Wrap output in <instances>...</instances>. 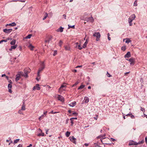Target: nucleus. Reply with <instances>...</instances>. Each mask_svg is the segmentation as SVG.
<instances>
[{
    "label": "nucleus",
    "mask_w": 147,
    "mask_h": 147,
    "mask_svg": "<svg viewBox=\"0 0 147 147\" xmlns=\"http://www.w3.org/2000/svg\"><path fill=\"white\" fill-rule=\"evenodd\" d=\"M8 88H11L12 87V85L11 84H9L8 86Z\"/></svg>",
    "instance_id": "obj_43"
},
{
    "label": "nucleus",
    "mask_w": 147,
    "mask_h": 147,
    "mask_svg": "<svg viewBox=\"0 0 147 147\" xmlns=\"http://www.w3.org/2000/svg\"><path fill=\"white\" fill-rule=\"evenodd\" d=\"M32 146V144H30L29 146H27V147H30Z\"/></svg>",
    "instance_id": "obj_64"
},
{
    "label": "nucleus",
    "mask_w": 147,
    "mask_h": 147,
    "mask_svg": "<svg viewBox=\"0 0 147 147\" xmlns=\"http://www.w3.org/2000/svg\"><path fill=\"white\" fill-rule=\"evenodd\" d=\"M16 40L15 39H13L11 42L10 44L11 45H14L15 44Z\"/></svg>",
    "instance_id": "obj_22"
},
{
    "label": "nucleus",
    "mask_w": 147,
    "mask_h": 147,
    "mask_svg": "<svg viewBox=\"0 0 147 147\" xmlns=\"http://www.w3.org/2000/svg\"><path fill=\"white\" fill-rule=\"evenodd\" d=\"M69 139L73 143H74L75 144H76V138H75L74 136H70L69 137Z\"/></svg>",
    "instance_id": "obj_8"
},
{
    "label": "nucleus",
    "mask_w": 147,
    "mask_h": 147,
    "mask_svg": "<svg viewBox=\"0 0 147 147\" xmlns=\"http://www.w3.org/2000/svg\"><path fill=\"white\" fill-rule=\"evenodd\" d=\"M56 98H58V100L62 102H63L64 101V98L61 95H56Z\"/></svg>",
    "instance_id": "obj_5"
},
{
    "label": "nucleus",
    "mask_w": 147,
    "mask_h": 147,
    "mask_svg": "<svg viewBox=\"0 0 147 147\" xmlns=\"http://www.w3.org/2000/svg\"><path fill=\"white\" fill-rule=\"evenodd\" d=\"M29 69L27 68L25 69H24V73L25 74V76H26V78H27L28 77V74L30 73L29 71H28Z\"/></svg>",
    "instance_id": "obj_10"
},
{
    "label": "nucleus",
    "mask_w": 147,
    "mask_h": 147,
    "mask_svg": "<svg viewBox=\"0 0 147 147\" xmlns=\"http://www.w3.org/2000/svg\"><path fill=\"white\" fill-rule=\"evenodd\" d=\"M64 47L66 51H69L70 49V46L69 45H65Z\"/></svg>",
    "instance_id": "obj_14"
},
{
    "label": "nucleus",
    "mask_w": 147,
    "mask_h": 147,
    "mask_svg": "<svg viewBox=\"0 0 147 147\" xmlns=\"http://www.w3.org/2000/svg\"><path fill=\"white\" fill-rule=\"evenodd\" d=\"M8 82L10 83V84H12V82L10 80H8Z\"/></svg>",
    "instance_id": "obj_52"
},
{
    "label": "nucleus",
    "mask_w": 147,
    "mask_h": 147,
    "mask_svg": "<svg viewBox=\"0 0 147 147\" xmlns=\"http://www.w3.org/2000/svg\"><path fill=\"white\" fill-rule=\"evenodd\" d=\"M70 120L71 121V125L73 126V124L74 123L73 122V118H71L70 119Z\"/></svg>",
    "instance_id": "obj_27"
},
{
    "label": "nucleus",
    "mask_w": 147,
    "mask_h": 147,
    "mask_svg": "<svg viewBox=\"0 0 147 147\" xmlns=\"http://www.w3.org/2000/svg\"><path fill=\"white\" fill-rule=\"evenodd\" d=\"M136 18V16L134 14H133L131 15L130 18L132 19L133 20H134Z\"/></svg>",
    "instance_id": "obj_23"
},
{
    "label": "nucleus",
    "mask_w": 147,
    "mask_h": 147,
    "mask_svg": "<svg viewBox=\"0 0 147 147\" xmlns=\"http://www.w3.org/2000/svg\"><path fill=\"white\" fill-rule=\"evenodd\" d=\"M85 21H86L87 22H93L94 21V20L92 17L86 18Z\"/></svg>",
    "instance_id": "obj_6"
},
{
    "label": "nucleus",
    "mask_w": 147,
    "mask_h": 147,
    "mask_svg": "<svg viewBox=\"0 0 147 147\" xmlns=\"http://www.w3.org/2000/svg\"><path fill=\"white\" fill-rule=\"evenodd\" d=\"M76 104V102L75 101H74L73 102H71L69 104L70 106L71 107H74Z\"/></svg>",
    "instance_id": "obj_17"
},
{
    "label": "nucleus",
    "mask_w": 147,
    "mask_h": 147,
    "mask_svg": "<svg viewBox=\"0 0 147 147\" xmlns=\"http://www.w3.org/2000/svg\"><path fill=\"white\" fill-rule=\"evenodd\" d=\"M68 112L69 113H71L72 112V111H71V110H68Z\"/></svg>",
    "instance_id": "obj_60"
},
{
    "label": "nucleus",
    "mask_w": 147,
    "mask_h": 147,
    "mask_svg": "<svg viewBox=\"0 0 147 147\" xmlns=\"http://www.w3.org/2000/svg\"><path fill=\"white\" fill-rule=\"evenodd\" d=\"M9 26H14L16 25V24L14 22L9 24Z\"/></svg>",
    "instance_id": "obj_24"
},
{
    "label": "nucleus",
    "mask_w": 147,
    "mask_h": 147,
    "mask_svg": "<svg viewBox=\"0 0 147 147\" xmlns=\"http://www.w3.org/2000/svg\"><path fill=\"white\" fill-rule=\"evenodd\" d=\"M76 47H77L80 50H81L82 49V47H81L80 45H78V46H76Z\"/></svg>",
    "instance_id": "obj_35"
},
{
    "label": "nucleus",
    "mask_w": 147,
    "mask_h": 147,
    "mask_svg": "<svg viewBox=\"0 0 147 147\" xmlns=\"http://www.w3.org/2000/svg\"><path fill=\"white\" fill-rule=\"evenodd\" d=\"M19 73H20V76H24V77H25V78H26V76H25V75H24V73H23V72H19Z\"/></svg>",
    "instance_id": "obj_31"
},
{
    "label": "nucleus",
    "mask_w": 147,
    "mask_h": 147,
    "mask_svg": "<svg viewBox=\"0 0 147 147\" xmlns=\"http://www.w3.org/2000/svg\"><path fill=\"white\" fill-rule=\"evenodd\" d=\"M48 16V13H45L44 15V18L43 19V20H45Z\"/></svg>",
    "instance_id": "obj_25"
},
{
    "label": "nucleus",
    "mask_w": 147,
    "mask_h": 147,
    "mask_svg": "<svg viewBox=\"0 0 147 147\" xmlns=\"http://www.w3.org/2000/svg\"><path fill=\"white\" fill-rule=\"evenodd\" d=\"M38 130H39L40 132L41 133L42 136H45V134L44 133H42V130L40 129H38Z\"/></svg>",
    "instance_id": "obj_33"
},
{
    "label": "nucleus",
    "mask_w": 147,
    "mask_h": 147,
    "mask_svg": "<svg viewBox=\"0 0 147 147\" xmlns=\"http://www.w3.org/2000/svg\"><path fill=\"white\" fill-rule=\"evenodd\" d=\"M41 133H40L39 134H37V136H42V135H41Z\"/></svg>",
    "instance_id": "obj_56"
},
{
    "label": "nucleus",
    "mask_w": 147,
    "mask_h": 147,
    "mask_svg": "<svg viewBox=\"0 0 147 147\" xmlns=\"http://www.w3.org/2000/svg\"><path fill=\"white\" fill-rule=\"evenodd\" d=\"M12 30L11 29H3V32L6 33H9L11 32Z\"/></svg>",
    "instance_id": "obj_11"
},
{
    "label": "nucleus",
    "mask_w": 147,
    "mask_h": 147,
    "mask_svg": "<svg viewBox=\"0 0 147 147\" xmlns=\"http://www.w3.org/2000/svg\"><path fill=\"white\" fill-rule=\"evenodd\" d=\"M77 71L76 69H74L73 70V72H76Z\"/></svg>",
    "instance_id": "obj_62"
},
{
    "label": "nucleus",
    "mask_w": 147,
    "mask_h": 147,
    "mask_svg": "<svg viewBox=\"0 0 147 147\" xmlns=\"http://www.w3.org/2000/svg\"><path fill=\"white\" fill-rule=\"evenodd\" d=\"M17 47V45H15L14 46H12L11 47L10 49H9V51H11L12 49H15Z\"/></svg>",
    "instance_id": "obj_18"
},
{
    "label": "nucleus",
    "mask_w": 147,
    "mask_h": 147,
    "mask_svg": "<svg viewBox=\"0 0 147 147\" xmlns=\"http://www.w3.org/2000/svg\"><path fill=\"white\" fill-rule=\"evenodd\" d=\"M39 85L38 84H36V86H34L33 88V90H39L40 88L39 86Z\"/></svg>",
    "instance_id": "obj_9"
},
{
    "label": "nucleus",
    "mask_w": 147,
    "mask_h": 147,
    "mask_svg": "<svg viewBox=\"0 0 147 147\" xmlns=\"http://www.w3.org/2000/svg\"><path fill=\"white\" fill-rule=\"evenodd\" d=\"M126 49L125 47H122L121 48V50L123 51H125L126 50Z\"/></svg>",
    "instance_id": "obj_36"
},
{
    "label": "nucleus",
    "mask_w": 147,
    "mask_h": 147,
    "mask_svg": "<svg viewBox=\"0 0 147 147\" xmlns=\"http://www.w3.org/2000/svg\"><path fill=\"white\" fill-rule=\"evenodd\" d=\"M129 25L130 26H131L132 25V22H129Z\"/></svg>",
    "instance_id": "obj_63"
},
{
    "label": "nucleus",
    "mask_w": 147,
    "mask_h": 147,
    "mask_svg": "<svg viewBox=\"0 0 147 147\" xmlns=\"http://www.w3.org/2000/svg\"><path fill=\"white\" fill-rule=\"evenodd\" d=\"M63 42L61 40H60L59 41V45L60 47H61L62 45L63 44Z\"/></svg>",
    "instance_id": "obj_26"
},
{
    "label": "nucleus",
    "mask_w": 147,
    "mask_h": 147,
    "mask_svg": "<svg viewBox=\"0 0 147 147\" xmlns=\"http://www.w3.org/2000/svg\"><path fill=\"white\" fill-rule=\"evenodd\" d=\"M84 145L86 146H88V144L85 143L84 144Z\"/></svg>",
    "instance_id": "obj_59"
},
{
    "label": "nucleus",
    "mask_w": 147,
    "mask_h": 147,
    "mask_svg": "<svg viewBox=\"0 0 147 147\" xmlns=\"http://www.w3.org/2000/svg\"><path fill=\"white\" fill-rule=\"evenodd\" d=\"M87 44L86 43V42H85V43L83 45V47L84 48L86 47Z\"/></svg>",
    "instance_id": "obj_45"
},
{
    "label": "nucleus",
    "mask_w": 147,
    "mask_h": 147,
    "mask_svg": "<svg viewBox=\"0 0 147 147\" xmlns=\"http://www.w3.org/2000/svg\"><path fill=\"white\" fill-rule=\"evenodd\" d=\"M133 20L131 19V18H129L128 19V22H132Z\"/></svg>",
    "instance_id": "obj_41"
},
{
    "label": "nucleus",
    "mask_w": 147,
    "mask_h": 147,
    "mask_svg": "<svg viewBox=\"0 0 147 147\" xmlns=\"http://www.w3.org/2000/svg\"><path fill=\"white\" fill-rule=\"evenodd\" d=\"M32 34H30L25 37L26 39L30 38L32 36Z\"/></svg>",
    "instance_id": "obj_28"
},
{
    "label": "nucleus",
    "mask_w": 147,
    "mask_h": 147,
    "mask_svg": "<svg viewBox=\"0 0 147 147\" xmlns=\"http://www.w3.org/2000/svg\"><path fill=\"white\" fill-rule=\"evenodd\" d=\"M144 142L143 141H142L140 142H136L133 140H130L129 143V146H131L134 145H137L141 143H142Z\"/></svg>",
    "instance_id": "obj_1"
},
{
    "label": "nucleus",
    "mask_w": 147,
    "mask_h": 147,
    "mask_svg": "<svg viewBox=\"0 0 147 147\" xmlns=\"http://www.w3.org/2000/svg\"><path fill=\"white\" fill-rule=\"evenodd\" d=\"M45 65L44 64V62H43L41 64V67H40L38 71V72L37 73V75L38 76H39V74L40 72L41 71L45 68Z\"/></svg>",
    "instance_id": "obj_2"
},
{
    "label": "nucleus",
    "mask_w": 147,
    "mask_h": 147,
    "mask_svg": "<svg viewBox=\"0 0 147 147\" xmlns=\"http://www.w3.org/2000/svg\"><path fill=\"white\" fill-rule=\"evenodd\" d=\"M9 92L11 93L12 91L11 88H9Z\"/></svg>",
    "instance_id": "obj_54"
},
{
    "label": "nucleus",
    "mask_w": 147,
    "mask_h": 147,
    "mask_svg": "<svg viewBox=\"0 0 147 147\" xmlns=\"http://www.w3.org/2000/svg\"><path fill=\"white\" fill-rule=\"evenodd\" d=\"M22 49V47L20 46L19 47V50L21 51Z\"/></svg>",
    "instance_id": "obj_58"
},
{
    "label": "nucleus",
    "mask_w": 147,
    "mask_h": 147,
    "mask_svg": "<svg viewBox=\"0 0 147 147\" xmlns=\"http://www.w3.org/2000/svg\"><path fill=\"white\" fill-rule=\"evenodd\" d=\"M66 86L65 85H62L60 88L59 89V90H60L61 88H63V87H65Z\"/></svg>",
    "instance_id": "obj_40"
},
{
    "label": "nucleus",
    "mask_w": 147,
    "mask_h": 147,
    "mask_svg": "<svg viewBox=\"0 0 147 147\" xmlns=\"http://www.w3.org/2000/svg\"><path fill=\"white\" fill-rule=\"evenodd\" d=\"M22 145L21 144H19V145H18L17 147H22Z\"/></svg>",
    "instance_id": "obj_53"
},
{
    "label": "nucleus",
    "mask_w": 147,
    "mask_h": 147,
    "mask_svg": "<svg viewBox=\"0 0 147 147\" xmlns=\"http://www.w3.org/2000/svg\"><path fill=\"white\" fill-rule=\"evenodd\" d=\"M93 36L96 37V40L97 41H98L100 37V34L99 32H94L93 34Z\"/></svg>",
    "instance_id": "obj_3"
},
{
    "label": "nucleus",
    "mask_w": 147,
    "mask_h": 147,
    "mask_svg": "<svg viewBox=\"0 0 147 147\" xmlns=\"http://www.w3.org/2000/svg\"><path fill=\"white\" fill-rule=\"evenodd\" d=\"M21 110H20L18 112L20 114H23L22 113L21 111Z\"/></svg>",
    "instance_id": "obj_49"
},
{
    "label": "nucleus",
    "mask_w": 147,
    "mask_h": 147,
    "mask_svg": "<svg viewBox=\"0 0 147 147\" xmlns=\"http://www.w3.org/2000/svg\"><path fill=\"white\" fill-rule=\"evenodd\" d=\"M24 102H23V105H22V107L21 108V110H22L24 111L25 110V106L24 105Z\"/></svg>",
    "instance_id": "obj_20"
},
{
    "label": "nucleus",
    "mask_w": 147,
    "mask_h": 147,
    "mask_svg": "<svg viewBox=\"0 0 147 147\" xmlns=\"http://www.w3.org/2000/svg\"><path fill=\"white\" fill-rule=\"evenodd\" d=\"M63 17L65 19H66V15L65 14H64L63 15Z\"/></svg>",
    "instance_id": "obj_57"
},
{
    "label": "nucleus",
    "mask_w": 147,
    "mask_h": 147,
    "mask_svg": "<svg viewBox=\"0 0 147 147\" xmlns=\"http://www.w3.org/2000/svg\"><path fill=\"white\" fill-rule=\"evenodd\" d=\"M7 42V40L5 39V40H2L0 41V44L1 43V42Z\"/></svg>",
    "instance_id": "obj_42"
},
{
    "label": "nucleus",
    "mask_w": 147,
    "mask_h": 147,
    "mask_svg": "<svg viewBox=\"0 0 147 147\" xmlns=\"http://www.w3.org/2000/svg\"><path fill=\"white\" fill-rule=\"evenodd\" d=\"M16 77L15 80L17 82L20 79L21 77L20 75V74H17L16 75Z\"/></svg>",
    "instance_id": "obj_12"
},
{
    "label": "nucleus",
    "mask_w": 147,
    "mask_h": 147,
    "mask_svg": "<svg viewBox=\"0 0 147 147\" xmlns=\"http://www.w3.org/2000/svg\"><path fill=\"white\" fill-rule=\"evenodd\" d=\"M58 113V112H53V111H52L50 112V113H49L55 114Z\"/></svg>",
    "instance_id": "obj_46"
},
{
    "label": "nucleus",
    "mask_w": 147,
    "mask_h": 147,
    "mask_svg": "<svg viewBox=\"0 0 147 147\" xmlns=\"http://www.w3.org/2000/svg\"><path fill=\"white\" fill-rule=\"evenodd\" d=\"M63 28H62L61 26L57 30V32H63Z\"/></svg>",
    "instance_id": "obj_16"
},
{
    "label": "nucleus",
    "mask_w": 147,
    "mask_h": 147,
    "mask_svg": "<svg viewBox=\"0 0 147 147\" xmlns=\"http://www.w3.org/2000/svg\"><path fill=\"white\" fill-rule=\"evenodd\" d=\"M107 77H111L112 76L111 75L109 74L108 72H107Z\"/></svg>",
    "instance_id": "obj_44"
},
{
    "label": "nucleus",
    "mask_w": 147,
    "mask_h": 147,
    "mask_svg": "<svg viewBox=\"0 0 147 147\" xmlns=\"http://www.w3.org/2000/svg\"><path fill=\"white\" fill-rule=\"evenodd\" d=\"M84 100H85V103H87L89 102V98L88 97H85L84 98Z\"/></svg>",
    "instance_id": "obj_21"
},
{
    "label": "nucleus",
    "mask_w": 147,
    "mask_h": 147,
    "mask_svg": "<svg viewBox=\"0 0 147 147\" xmlns=\"http://www.w3.org/2000/svg\"><path fill=\"white\" fill-rule=\"evenodd\" d=\"M49 131V129H46V134H48V131Z\"/></svg>",
    "instance_id": "obj_61"
},
{
    "label": "nucleus",
    "mask_w": 147,
    "mask_h": 147,
    "mask_svg": "<svg viewBox=\"0 0 147 147\" xmlns=\"http://www.w3.org/2000/svg\"><path fill=\"white\" fill-rule=\"evenodd\" d=\"M57 53V51H55L54 52V54H53V56H55Z\"/></svg>",
    "instance_id": "obj_47"
},
{
    "label": "nucleus",
    "mask_w": 147,
    "mask_h": 147,
    "mask_svg": "<svg viewBox=\"0 0 147 147\" xmlns=\"http://www.w3.org/2000/svg\"><path fill=\"white\" fill-rule=\"evenodd\" d=\"M28 47L31 50H33L34 47L32 46L31 44H30L28 46Z\"/></svg>",
    "instance_id": "obj_19"
},
{
    "label": "nucleus",
    "mask_w": 147,
    "mask_h": 147,
    "mask_svg": "<svg viewBox=\"0 0 147 147\" xmlns=\"http://www.w3.org/2000/svg\"><path fill=\"white\" fill-rule=\"evenodd\" d=\"M129 61L130 62V64L131 65H134L135 62V59L133 58H130L129 60Z\"/></svg>",
    "instance_id": "obj_7"
},
{
    "label": "nucleus",
    "mask_w": 147,
    "mask_h": 147,
    "mask_svg": "<svg viewBox=\"0 0 147 147\" xmlns=\"http://www.w3.org/2000/svg\"><path fill=\"white\" fill-rule=\"evenodd\" d=\"M12 39V38H7V39H6V40H7H7H11Z\"/></svg>",
    "instance_id": "obj_55"
},
{
    "label": "nucleus",
    "mask_w": 147,
    "mask_h": 147,
    "mask_svg": "<svg viewBox=\"0 0 147 147\" xmlns=\"http://www.w3.org/2000/svg\"><path fill=\"white\" fill-rule=\"evenodd\" d=\"M70 134V132L69 131H67L66 134L65 135L67 137H68Z\"/></svg>",
    "instance_id": "obj_30"
},
{
    "label": "nucleus",
    "mask_w": 147,
    "mask_h": 147,
    "mask_svg": "<svg viewBox=\"0 0 147 147\" xmlns=\"http://www.w3.org/2000/svg\"><path fill=\"white\" fill-rule=\"evenodd\" d=\"M79 82H78V81H77L74 84H73V85H72V87H73L74 86H76L79 83Z\"/></svg>",
    "instance_id": "obj_37"
},
{
    "label": "nucleus",
    "mask_w": 147,
    "mask_h": 147,
    "mask_svg": "<svg viewBox=\"0 0 147 147\" xmlns=\"http://www.w3.org/2000/svg\"><path fill=\"white\" fill-rule=\"evenodd\" d=\"M126 116L130 117L131 119H134L135 118L134 116L131 113L128 114Z\"/></svg>",
    "instance_id": "obj_15"
},
{
    "label": "nucleus",
    "mask_w": 147,
    "mask_h": 147,
    "mask_svg": "<svg viewBox=\"0 0 147 147\" xmlns=\"http://www.w3.org/2000/svg\"><path fill=\"white\" fill-rule=\"evenodd\" d=\"M141 108V109H140V110L144 112V113L145 111V109L144 108H142L141 107H140Z\"/></svg>",
    "instance_id": "obj_39"
},
{
    "label": "nucleus",
    "mask_w": 147,
    "mask_h": 147,
    "mask_svg": "<svg viewBox=\"0 0 147 147\" xmlns=\"http://www.w3.org/2000/svg\"><path fill=\"white\" fill-rule=\"evenodd\" d=\"M137 0H136L134 3V6H137Z\"/></svg>",
    "instance_id": "obj_38"
},
{
    "label": "nucleus",
    "mask_w": 147,
    "mask_h": 147,
    "mask_svg": "<svg viewBox=\"0 0 147 147\" xmlns=\"http://www.w3.org/2000/svg\"><path fill=\"white\" fill-rule=\"evenodd\" d=\"M85 86L84 85H81L78 88V89L83 88Z\"/></svg>",
    "instance_id": "obj_32"
},
{
    "label": "nucleus",
    "mask_w": 147,
    "mask_h": 147,
    "mask_svg": "<svg viewBox=\"0 0 147 147\" xmlns=\"http://www.w3.org/2000/svg\"><path fill=\"white\" fill-rule=\"evenodd\" d=\"M68 28H75V25H73L72 26H70L69 25H68Z\"/></svg>",
    "instance_id": "obj_34"
},
{
    "label": "nucleus",
    "mask_w": 147,
    "mask_h": 147,
    "mask_svg": "<svg viewBox=\"0 0 147 147\" xmlns=\"http://www.w3.org/2000/svg\"><path fill=\"white\" fill-rule=\"evenodd\" d=\"M19 141H20L19 139H17L15 140L13 142V144H15L17 143Z\"/></svg>",
    "instance_id": "obj_29"
},
{
    "label": "nucleus",
    "mask_w": 147,
    "mask_h": 147,
    "mask_svg": "<svg viewBox=\"0 0 147 147\" xmlns=\"http://www.w3.org/2000/svg\"><path fill=\"white\" fill-rule=\"evenodd\" d=\"M130 42V40L129 39H128L127 40H126L125 41V42L126 43H129Z\"/></svg>",
    "instance_id": "obj_51"
},
{
    "label": "nucleus",
    "mask_w": 147,
    "mask_h": 147,
    "mask_svg": "<svg viewBox=\"0 0 147 147\" xmlns=\"http://www.w3.org/2000/svg\"><path fill=\"white\" fill-rule=\"evenodd\" d=\"M53 38V36H48L45 41V44L47 43H49L52 40Z\"/></svg>",
    "instance_id": "obj_4"
},
{
    "label": "nucleus",
    "mask_w": 147,
    "mask_h": 147,
    "mask_svg": "<svg viewBox=\"0 0 147 147\" xmlns=\"http://www.w3.org/2000/svg\"><path fill=\"white\" fill-rule=\"evenodd\" d=\"M131 54L130 52H128L127 54L124 56L125 58H129L131 57Z\"/></svg>",
    "instance_id": "obj_13"
},
{
    "label": "nucleus",
    "mask_w": 147,
    "mask_h": 147,
    "mask_svg": "<svg viewBox=\"0 0 147 147\" xmlns=\"http://www.w3.org/2000/svg\"><path fill=\"white\" fill-rule=\"evenodd\" d=\"M72 114L74 115H77L78 114V113L75 112H73Z\"/></svg>",
    "instance_id": "obj_50"
},
{
    "label": "nucleus",
    "mask_w": 147,
    "mask_h": 147,
    "mask_svg": "<svg viewBox=\"0 0 147 147\" xmlns=\"http://www.w3.org/2000/svg\"><path fill=\"white\" fill-rule=\"evenodd\" d=\"M110 140L114 142L116 141V140L113 138H111L110 139Z\"/></svg>",
    "instance_id": "obj_48"
}]
</instances>
